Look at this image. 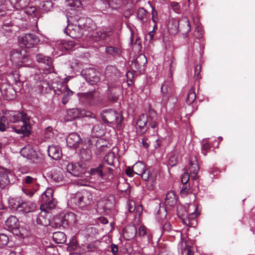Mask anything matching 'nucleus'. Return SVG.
I'll list each match as a JSON object with an SVG mask.
<instances>
[{"mask_svg":"<svg viewBox=\"0 0 255 255\" xmlns=\"http://www.w3.org/2000/svg\"><path fill=\"white\" fill-rule=\"evenodd\" d=\"M26 115L19 111H7L4 116V118L9 123H17L18 125L12 127L14 131L22 134L23 136L28 135L30 133V126L27 122Z\"/></svg>","mask_w":255,"mask_h":255,"instance_id":"1","label":"nucleus"},{"mask_svg":"<svg viewBox=\"0 0 255 255\" xmlns=\"http://www.w3.org/2000/svg\"><path fill=\"white\" fill-rule=\"evenodd\" d=\"M73 23L68 24L64 31L73 38H79L84 34V31L92 29V21L90 18L78 17H73Z\"/></svg>","mask_w":255,"mask_h":255,"instance_id":"2","label":"nucleus"},{"mask_svg":"<svg viewBox=\"0 0 255 255\" xmlns=\"http://www.w3.org/2000/svg\"><path fill=\"white\" fill-rule=\"evenodd\" d=\"M161 104L165 106L168 101L171 100L174 104L176 101L175 94V88L172 82L171 76L168 77L161 86Z\"/></svg>","mask_w":255,"mask_h":255,"instance_id":"3","label":"nucleus"},{"mask_svg":"<svg viewBox=\"0 0 255 255\" xmlns=\"http://www.w3.org/2000/svg\"><path fill=\"white\" fill-rule=\"evenodd\" d=\"M10 57L12 62L18 67L27 66L31 63L28 55L24 49L19 51L13 50L10 53Z\"/></svg>","mask_w":255,"mask_h":255,"instance_id":"4","label":"nucleus"},{"mask_svg":"<svg viewBox=\"0 0 255 255\" xmlns=\"http://www.w3.org/2000/svg\"><path fill=\"white\" fill-rule=\"evenodd\" d=\"M101 117L104 123L116 124L117 127L121 126L123 120V117L121 114L112 110L103 111Z\"/></svg>","mask_w":255,"mask_h":255,"instance_id":"5","label":"nucleus"},{"mask_svg":"<svg viewBox=\"0 0 255 255\" xmlns=\"http://www.w3.org/2000/svg\"><path fill=\"white\" fill-rule=\"evenodd\" d=\"M75 204L80 208L91 205L93 203L92 194L87 190L77 193L73 198Z\"/></svg>","mask_w":255,"mask_h":255,"instance_id":"6","label":"nucleus"},{"mask_svg":"<svg viewBox=\"0 0 255 255\" xmlns=\"http://www.w3.org/2000/svg\"><path fill=\"white\" fill-rule=\"evenodd\" d=\"M53 190L51 188H48L41 195V210L45 209H52L56 205L57 201L53 198Z\"/></svg>","mask_w":255,"mask_h":255,"instance_id":"7","label":"nucleus"},{"mask_svg":"<svg viewBox=\"0 0 255 255\" xmlns=\"http://www.w3.org/2000/svg\"><path fill=\"white\" fill-rule=\"evenodd\" d=\"M197 210V206L196 205H190L188 208V215L182 219L183 223L187 226L194 227L197 224L196 218L199 214Z\"/></svg>","mask_w":255,"mask_h":255,"instance_id":"8","label":"nucleus"},{"mask_svg":"<svg viewBox=\"0 0 255 255\" xmlns=\"http://www.w3.org/2000/svg\"><path fill=\"white\" fill-rule=\"evenodd\" d=\"M20 153L22 156L31 160L33 163H39L43 161L41 156L39 155L30 145H27L22 148Z\"/></svg>","mask_w":255,"mask_h":255,"instance_id":"9","label":"nucleus"},{"mask_svg":"<svg viewBox=\"0 0 255 255\" xmlns=\"http://www.w3.org/2000/svg\"><path fill=\"white\" fill-rule=\"evenodd\" d=\"M39 41L38 37L33 33H27L19 38V44L27 48L34 47Z\"/></svg>","mask_w":255,"mask_h":255,"instance_id":"10","label":"nucleus"},{"mask_svg":"<svg viewBox=\"0 0 255 255\" xmlns=\"http://www.w3.org/2000/svg\"><path fill=\"white\" fill-rule=\"evenodd\" d=\"M67 170L71 174L76 177H81L86 172L85 164L79 163H69L67 165Z\"/></svg>","mask_w":255,"mask_h":255,"instance_id":"11","label":"nucleus"},{"mask_svg":"<svg viewBox=\"0 0 255 255\" xmlns=\"http://www.w3.org/2000/svg\"><path fill=\"white\" fill-rule=\"evenodd\" d=\"M167 212L165 209L162 208L158 210L156 218L158 220L162 221L161 228L163 234L169 233L172 229L170 223L165 220Z\"/></svg>","mask_w":255,"mask_h":255,"instance_id":"12","label":"nucleus"},{"mask_svg":"<svg viewBox=\"0 0 255 255\" xmlns=\"http://www.w3.org/2000/svg\"><path fill=\"white\" fill-rule=\"evenodd\" d=\"M15 179V176L12 171L5 169L0 173V188H3Z\"/></svg>","mask_w":255,"mask_h":255,"instance_id":"13","label":"nucleus"},{"mask_svg":"<svg viewBox=\"0 0 255 255\" xmlns=\"http://www.w3.org/2000/svg\"><path fill=\"white\" fill-rule=\"evenodd\" d=\"M36 61L43 65L44 70L51 73L53 71L54 67L52 65L51 58L48 56H45L42 54H38L36 56Z\"/></svg>","mask_w":255,"mask_h":255,"instance_id":"14","label":"nucleus"},{"mask_svg":"<svg viewBox=\"0 0 255 255\" xmlns=\"http://www.w3.org/2000/svg\"><path fill=\"white\" fill-rule=\"evenodd\" d=\"M82 74L84 78L91 85H94L99 81V78L97 74L95 69L88 68L82 70Z\"/></svg>","mask_w":255,"mask_h":255,"instance_id":"15","label":"nucleus"},{"mask_svg":"<svg viewBox=\"0 0 255 255\" xmlns=\"http://www.w3.org/2000/svg\"><path fill=\"white\" fill-rule=\"evenodd\" d=\"M147 62L146 57L142 54L138 55L135 60L131 63L132 69L139 73L145 70V66Z\"/></svg>","mask_w":255,"mask_h":255,"instance_id":"16","label":"nucleus"},{"mask_svg":"<svg viewBox=\"0 0 255 255\" xmlns=\"http://www.w3.org/2000/svg\"><path fill=\"white\" fill-rule=\"evenodd\" d=\"M189 170L191 174V178L197 180L198 178V173L199 171V166L196 156H192L189 159Z\"/></svg>","mask_w":255,"mask_h":255,"instance_id":"17","label":"nucleus"},{"mask_svg":"<svg viewBox=\"0 0 255 255\" xmlns=\"http://www.w3.org/2000/svg\"><path fill=\"white\" fill-rule=\"evenodd\" d=\"M23 183L25 187L34 191H37L39 187L37 178L30 176L24 177L23 179Z\"/></svg>","mask_w":255,"mask_h":255,"instance_id":"18","label":"nucleus"},{"mask_svg":"<svg viewBox=\"0 0 255 255\" xmlns=\"http://www.w3.org/2000/svg\"><path fill=\"white\" fill-rule=\"evenodd\" d=\"M66 142L69 147L76 148L81 143L82 139L78 133L73 132L67 136Z\"/></svg>","mask_w":255,"mask_h":255,"instance_id":"19","label":"nucleus"},{"mask_svg":"<svg viewBox=\"0 0 255 255\" xmlns=\"http://www.w3.org/2000/svg\"><path fill=\"white\" fill-rule=\"evenodd\" d=\"M120 89L116 87H109L107 91V98L112 103H116L119 98Z\"/></svg>","mask_w":255,"mask_h":255,"instance_id":"20","label":"nucleus"},{"mask_svg":"<svg viewBox=\"0 0 255 255\" xmlns=\"http://www.w3.org/2000/svg\"><path fill=\"white\" fill-rule=\"evenodd\" d=\"M48 154L51 158L57 160L60 159L62 155L61 149L58 145H49L48 148Z\"/></svg>","mask_w":255,"mask_h":255,"instance_id":"21","label":"nucleus"},{"mask_svg":"<svg viewBox=\"0 0 255 255\" xmlns=\"http://www.w3.org/2000/svg\"><path fill=\"white\" fill-rule=\"evenodd\" d=\"M179 20L174 18L169 19L167 23V29L172 35L176 34L179 31Z\"/></svg>","mask_w":255,"mask_h":255,"instance_id":"22","label":"nucleus"},{"mask_svg":"<svg viewBox=\"0 0 255 255\" xmlns=\"http://www.w3.org/2000/svg\"><path fill=\"white\" fill-rule=\"evenodd\" d=\"M191 30V26L189 19L184 17L179 20V31L183 33H189Z\"/></svg>","mask_w":255,"mask_h":255,"instance_id":"23","label":"nucleus"},{"mask_svg":"<svg viewBox=\"0 0 255 255\" xmlns=\"http://www.w3.org/2000/svg\"><path fill=\"white\" fill-rule=\"evenodd\" d=\"M36 208V206L35 203L29 201H24L22 200L19 211L27 213L33 212Z\"/></svg>","mask_w":255,"mask_h":255,"instance_id":"24","label":"nucleus"},{"mask_svg":"<svg viewBox=\"0 0 255 255\" xmlns=\"http://www.w3.org/2000/svg\"><path fill=\"white\" fill-rule=\"evenodd\" d=\"M137 234V229L133 225L126 226L124 229V236L127 240L133 239Z\"/></svg>","mask_w":255,"mask_h":255,"instance_id":"25","label":"nucleus"},{"mask_svg":"<svg viewBox=\"0 0 255 255\" xmlns=\"http://www.w3.org/2000/svg\"><path fill=\"white\" fill-rule=\"evenodd\" d=\"M112 33V29L105 28L94 32L93 35V37L98 38L99 39H105L111 35Z\"/></svg>","mask_w":255,"mask_h":255,"instance_id":"26","label":"nucleus"},{"mask_svg":"<svg viewBox=\"0 0 255 255\" xmlns=\"http://www.w3.org/2000/svg\"><path fill=\"white\" fill-rule=\"evenodd\" d=\"M76 222V215L74 213L69 212L64 215L62 224L63 225L73 226Z\"/></svg>","mask_w":255,"mask_h":255,"instance_id":"27","label":"nucleus"},{"mask_svg":"<svg viewBox=\"0 0 255 255\" xmlns=\"http://www.w3.org/2000/svg\"><path fill=\"white\" fill-rule=\"evenodd\" d=\"M3 96L7 100H13L16 97V92L10 85H8L5 89L1 90Z\"/></svg>","mask_w":255,"mask_h":255,"instance_id":"28","label":"nucleus"},{"mask_svg":"<svg viewBox=\"0 0 255 255\" xmlns=\"http://www.w3.org/2000/svg\"><path fill=\"white\" fill-rule=\"evenodd\" d=\"M105 170V166L104 163H101L96 167L91 168L89 174L92 176H99L103 178L104 176V171Z\"/></svg>","mask_w":255,"mask_h":255,"instance_id":"29","label":"nucleus"},{"mask_svg":"<svg viewBox=\"0 0 255 255\" xmlns=\"http://www.w3.org/2000/svg\"><path fill=\"white\" fill-rule=\"evenodd\" d=\"M165 203L170 207H174L176 204L177 198L174 191H169L166 194Z\"/></svg>","mask_w":255,"mask_h":255,"instance_id":"30","label":"nucleus"},{"mask_svg":"<svg viewBox=\"0 0 255 255\" xmlns=\"http://www.w3.org/2000/svg\"><path fill=\"white\" fill-rule=\"evenodd\" d=\"M5 225L10 230L17 229L19 225L17 218L13 216H11L7 219Z\"/></svg>","mask_w":255,"mask_h":255,"instance_id":"31","label":"nucleus"},{"mask_svg":"<svg viewBox=\"0 0 255 255\" xmlns=\"http://www.w3.org/2000/svg\"><path fill=\"white\" fill-rule=\"evenodd\" d=\"M79 248L80 249L79 253V254H83L87 252H93L97 249L96 246L93 243L81 244L79 246Z\"/></svg>","mask_w":255,"mask_h":255,"instance_id":"32","label":"nucleus"},{"mask_svg":"<svg viewBox=\"0 0 255 255\" xmlns=\"http://www.w3.org/2000/svg\"><path fill=\"white\" fill-rule=\"evenodd\" d=\"M148 121V117L146 115H141L136 122V126L143 131L146 130V126Z\"/></svg>","mask_w":255,"mask_h":255,"instance_id":"33","label":"nucleus"},{"mask_svg":"<svg viewBox=\"0 0 255 255\" xmlns=\"http://www.w3.org/2000/svg\"><path fill=\"white\" fill-rule=\"evenodd\" d=\"M53 241L57 244H64L66 241V236L61 232H56L53 234Z\"/></svg>","mask_w":255,"mask_h":255,"instance_id":"34","label":"nucleus"},{"mask_svg":"<svg viewBox=\"0 0 255 255\" xmlns=\"http://www.w3.org/2000/svg\"><path fill=\"white\" fill-rule=\"evenodd\" d=\"M36 222L38 225L42 226H46L49 224V220L46 217L45 213H40L37 216Z\"/></svg>","mask_w":255,"mask_h":255,"instance_id":"35","label":"nucleus"},{"mask_svg":"<svg viewBox=\"0 0 255 255\" xmlns=\"http://www.w3.org/2000/svg\"><path fill=\"white\" fill-rule=\"evenodd\" d=\"M146 168L145 165L142 162H137L133 165V170L134 173L139 175L143 173V171Z\"/></svg>","mask_w":255,"mask_h":255,"instance_id":"36","label":"nucleus"},{"mask_svg":"<svg viewBox=\"0 0 255 255\" xmlns=\"http://www.w3.org/2000/svg\"><path fill=\"white\" fill-rule=\"evenodd\" d=\"M22 201L20 198H10L8 200V204L12 209L19 210Z\"/></svg>","mask_w":255,"mask_h":255,"instance_id":"37","label":"nucleus"},{"mask_svg":"<svg viewBox=\"0 0 255 255\" xmlns=\"http://www.w3.org/2000/svg\"><path fill=\"white\" fill-rule=\"evenodd\" d=\"M95 92L91 91L88 93L82 94L81 97L85 99L86 102L89 103L90 105H93L96 104V103L94 101V99L95 98Z\"/></svg>","mask_w":255,"mask_h":255,"instance_id":"38","label":"nucleus"},{"mask_svg":"<svg viewBox=\"0 0 255 255\" xmlns=\"http://www.w3.org/2000/svg\"><path fill=\"white\" fill-rule=\"evenodd\" d=\"M136 235L142 239H146L147 241L149 240L150 235L148 232L147 229L144 226H140L139 228Z\"/></svg>","mask_w":255,"mask_h":255,"instance_id":"39","label":"nucleus"},{"mask_svg":"<svg viewBox=\"0 0 255 255\" xmlns=\"http://www.w3.org/2000/svg\"><path fill=\"white\" fill-rule=\"evenodd\" d=\"M144 181H151L152 182L155 180V176L150 173L149 170L145 168L143 173L140 175Z\"/></svg>","mask_w":255,"mask_h":255,"instance_id":"40","label":"nucleus"},{"mask_svg":"<svg viewBox=\"0 0 255 255\" xmlns=\"http://www.w3.org/2000/svg\"><path fill=\"white\" fill-rule=\"evenodd\" d=\"M115 159V153L113 152H110L104 157V161L107 165L113 166L114 164Z\"/></svg>","mask_w":255,"mask_h":255,"instance_id":"41","label":"nucleus"},{"mask_svg":"<svg viewBox=\"0 0 255 255\" xmlns=\"http://www.w3.org/2000/svg\"><path fill=\"white\" fill-rule=\"evenodd\" d=\"M106 52L107 53L113 56H120L121 54V51L118 48L109 46L106 48Z\"/></svg>","mask_w":255,"mask_h":255,"instance_id":"42","label":"nucleus"},{"mask_svg":"<svg viewBox=\"0 0 255 255\" xmlns=\"http://www.w3.org/2000/svg\"><path fill=\"white\" fill-rule=\"evenodd\" d=\"M196 98V94L195 92V88H191L189 91L186 102L188 105H190L195 101Z\"/></svg>","mask_w":255,"mask_h":255,"instance_id":"43","label":"nucleus"},{"mask_svg":"<svg viewBox=\"0 0 255 255\" xmlns=\"http://www.w3.org/2000/svg\"><path fill=\"white\" fill-rule=\"evenodd\" d=\"M192 194V190L189 184H183L180 191V195L182 197H185L189 195Z\"/></svg>","mask_w":255,"mask_h":255,"instance_id":"44","label":"nucleus"},{"mask_svg":"<svg viewBox=\"0 0 255 255\" xmlns=\"http://www.w3.org/2000/svg\"><path fill=\"white\" fill-rule=\"evenodd\" d=\"M78 243L77 237L75 236L72 237L68 246V249L70 251L78 249L79 247L78 246Z\"/></svg>","mask_w":255,"mask_h":255,"instance_id":"45","label":"nucleus"},{"mask_svg":"<svg viewBox=\"0 0 255 255\" xmlns=\"http://www.w3.org/2000/svg\"><path fill=\"white\" fill-rule=\"evenodd\" d=\"M146 13L147 12L144 8L142 7L138 8L137 12L138 19H139L142 22L146 21Z\"/></svg>","mask_w":255,"mask_h":255,"instance_id":"46","label":"nucleus"},{"mask_svg":"<svg viewBox=\"0 0 255 255\" xmlns=\"http://www.w3.org/2000/svg\"><path fill=\"white\" fill-rule=\"evenodd\" d=\"M81 5V2L78 0H68L66 2V5L70 7L71 10H75Z\"/></svg>","mask_w":255,"mask_h":255,"instance_id":"47","label":"nucleus"},{"mask_svg":"<svg viewBox=\"0 0 255 255\" xmlns=\"http://www.w3.org/2000/svg\"><path fill=\"white\" fill-rule=\"evenodd\" d=\"M64 89L66 90V91L64 92V94L62 99V103L64 104H66L69 101V97L72 95L73 93L67 87V86H66L64 88Z\"/></svg>","mask_w":255,"mask_h":255,"instance_id":"48","label":"nucleus"},{"mask_svg":"<svg viewBox=\"0 0 255 255\" xmlns=\"http://www.w3.org/2000/svg\"><path fill=\"white\" fill-rule=\"evenodd\" d=\"M9 242V238L5 234H0V248H3Z\"/></svg>","mask_w":255,"mask_h":255,"instance_id":"49","label":"nucleus"},{"mask_svg":"<svg viewBox=\"0 0 255 255\" xmlns=\"http://www.w3.org/2000/svg\"><path fill=\"white\" fill-rule=\"evenodd\" d=\"M185 244L186 246L182 251V255H193L194 252L192 247L189 246L186 241H185Z\"/></svg>","mask_w":255,"mask_h":255,"instance_id":"50","label":"nucleus"},{"mask_svg":"<svg viewBox=\"0 0 255 255\" xmlns=\"http://www.w3.org/2000/svg\"><path fill=\"white\" fill-rule=\"evenodd\" d=\"M148 121L151 120H158V116L156 112L155 111H154L153 109H149L148 111V115L147 116Z\"/></svg>","mask_w":255,"mask_h":255,"instance_id":"51","label":"nucleus"},{"mask_svg":"<svg viewBox=\"0 0 255 255\" xmlns=\"http://www.w3.org/2000/svg\"><path fill=\"white\" fill-rule=\"evenodd\" d=\"M15 2L20 8L22 9L28 5L30 0H16Z\"/></svg>","mask_w":255,"mask_h":255,"instance_id":"52","label":"nucleus"},{"mask_svg":"<svg viewBox=\"0 0 255 255\" xmlns=\"http://www.w3.org/2000/svg\"><path fill=\"white\" fill-rule=\"evenodd\" d=\"M52 178L56 182H59L63 180V175L61 172L54 173L52 175Z\"/></svg>","mask_w":255,"mask_h":255,"instance_id":"53","label":"nucleus"},{"mask_svg":"<svg viewBox=\"0 0 255 255\" xmlns=\"http://www.w3.org/2000/svg\"><path fill=\"white\" fill-rule=\"evenodd\" d=\"M49 84L47 81L43 80L41 83H40L37 86L39 87L41 91L46 90L49 87Z\"/></svg>","mask_w":255,"mask_h":255,"instance_id":"54","label":"nucleus"},{"mask_svg":"<svg viewBox=\"0 0 255 255\" xmlns=\"http://www.w3.org/2000/svg\"><path fill=\"white\" fill-rule=\"evenodd\" d=\"M68 115L71 116L70 120H74L78 117V111L76 109H72L68 112Z\"/></svg>","mask_w":255,"mask_h":255,"instance_id":"55","label":"nucleus"},{"mask_svg":"<svg viewBox=\"0 0 255 255\" xmlns=\"http://www.w3.org/2000/svg\"><path fill=\"white\" fill-rule=\"evenodd\" d=\"M189 174L187 172L184 173L181 176V182L183 184H188L187 182L189 179Z\"/></svg>","mask_w":255,"mask_h":255,"instance_id":"56","label":"nucleus"},{"mask_svg":"<svg viewBox=\"0 0 255 255\" xmlns=\"http://www.w3.org/2000/svg\"><path fill=\"white\" fill-rule=\"evenodd\" d=\"M201 65L200 64L197 65L194 70V77L196 79H198L200 76V73L201 71Z\"/></svg>","mask_w":255,"mask_h":255,"instance_id":"57","label":"nucleus"},{"mask_svg":"<svg viewBox=\"0 0 255 255\" xmlns=\"http://www.w3.org/2000/svg\"><path fill=\"white\" fill-rule=\"evenodd\" d=\"M98 125H95L92 129V132L96 136H100L101 132Z\"/></svg>","mask_w":255,"mask_h":255,"instance_id":"58","label":"nucleus"},{"mask_svg":"<svg viewBox=\"0 0 255 255\" xmlns=\"http://www.w3.org/2000/svg\"><path fill=\"white\" fill-rule=\"evenodd\" d=\"M65 48L67 50H71L75 46V43L73 41H66L63 43Z\"/></svg>","mask_w":255,"mask_h":255,"instance_id":"59","label":"nucleus"},{"mask_svg":"<svg viewBox=\"0 0 255 255\" xmlns=\"http://www.w3.org/2000/svg\"><path fill=\"white\" fill-rule=\"evenodd\" d=\"M194 34L195 37L198 39H200L203 35V31L201 28L197 27L195 29Z\"/></svg>","mask_w":255,"mask_h":255,"instance_id":"60","label":"nucleus"},{"mask_svg":"<svg viewBox=\"0 0 255 255\" xmlns=\"http://www.w3.org/2000/svg\"><path fill=\"white\" fill-rule=\"evenodd\" d=\"M34 79L36 81L37 86L41 83L42 80H43V76L42 74H35L34 75Z\"/></svg>","mask_w":255,"mask_h":255,"instance_id":"61","label":"nucleus"},{"mask_svg":"<svg viewBox=\"0 0 255 255\" xmlns=\"http://www.w3.org/2000/svg\"><path fill=\"white\" fill-rule=\"evenodd\" d=\"M5 1V0H0V17L3 16L6 14L3 6Z\"/></svg>","mask_w":255,"mask_h":255,"instance_id":"62","label":"nucleus"},{"mask_svg":"<svg viewBox=\"0 0 255 255\" xmlns=\"http://www.w3.org/2000/svg\"><path fill=\"white\" fill-rule=\"evenodd\" d=\"M5 121L6 120L4 118V116L0 120V130L1 131H4L7 127L5 124Z\"/></svg>","mask_w":255,"mask_h":255,"instance_id":"63","label":"nucleus"},{"mask_svg":"<svg viewBox=\"0 0 255 255\" xmlns=\"http://www.w3.org/2000/svg\"><path fill=\"white\" fill-rule=\"evenodd\" d=\"M22 190L26 195H27L30 197H32L33 195V194H34V193L36 191H34L33 190H32L31 189H30V190H29L27 188H22Z\"/></svg>","mask_w":255,"mask_h":255,"instance_id":"64","label":"nucleus"}]
</instances>
